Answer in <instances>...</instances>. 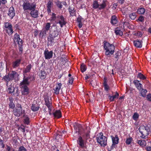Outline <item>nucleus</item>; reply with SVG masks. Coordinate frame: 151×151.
<instances>
[{
	"label": "nucleus",
	"mask_w": 151,
	"mask_h": 151,
	"mask_svg": "<svg viewBox=\"0 0 151 151\" xmlns=\"http://www.w3.org/2000/svg\"><path fill=\"white\" fill-rule=\"evenodd\" d=\"M140 91H141V94L142 96L145 97L146 96V94L147 92V91L146 89H144L142 88Z\"/></svg>",
	"instance_id": "40"
},
{
	"label": "nucleus",
	"mask_w": 151,
	"mask_h": 151,
	"mask_svg": "<svg viewBox=\"0 0 151 151\" xmlns=\"http://www.w3.org/2000/svg\"><path fill=\"white\" fill-rule=\"evenodd\" d=\"M106 6L105 1H104L102 4H99L98 1L95 0L93 2L92 4L93 8L94 9H98L99 10L104 9L106 7Z\"/></svg>",
	"instance_id": "8"
},
{
	"label": "nucleus",
	"mask_w": 151,
	"mask_h": 151,
	"mask_svg": "<svg viewBox=\"0 0 151 151\" xmlns=\"http://www.w3.org/2000/svg\"><path fill=\"white\" fill-rule=\"evenodd\" d=\"M10 102L9 104L10 108L12 109L15 106L14 104V103L11 101V99L10 100Z\"/></svg>",
	"instance_id": "50"
},
{
	"label": "nucleus",
	"mask_w": 151,
	"mask_h": 151,
	"mask_svg": "<svg viewBox=\"0 0 151 151\" xmlns=\"http://www.w3.org/2000/svg\"><path fill=\"white\" fill-rule=\"evenodd\" d=\"M4 80L7 82L6 83V85L7 86H8L9 84H10V83L9 82V81L10 80L9 78V76H8V75L5 76L4 77Z\"/></svg>",
	"instance_id": "34"
},
{
	"label": "nucleus",
	"mask_w": 151,
	"mask_h": 151,
	"mask_svg": "<svg viewBox=\"0 0 151 151\" xmlns=\"http://www.w3.org/2000/svg\"><path fill=\"white\" fill-rule=\"evenodd\" d=\"M3 141L0 139V146H1L3 147L4 146V145L3 144Z\"/></svg>",
	"instance_id": "55"
},
{
	"label": "nucleus",
	"mask_w": 151,
	"mask_h": 151,
	"mask_svg": "<svg viewBox=\"0 0 151 151\" xmlns=\"http://www.w3.org/2000/svg\"><path fill=\"white\" fill-rule=\"evenodd\" d=\"M58 22H56L57 24H59L61 27H62L63 26L65 25L66 22L65 20V19L63 16L61 15L58 17Z\"/></svg>",
	"instance_id": "13"
},
{
	"label": "nucleus",
	"mask_w": 151,
	"mask_h": 151,
	"mask_svg": "<svg viewBox=\"0 0 151 151\" xmlns=\"http://www.w3.org/2000/svg\"><path fill=\"white\" fill-rule=\"evenodd\" d=\"M56 18V14L54 13H52V16L50 18V21H54L55 20Z\"/></svg>",
	"instance_id": "46"
},
{
	"label": "nucleus",
	"mask_w": 151,
	"mask_h": 151,
	"mask_svg": "<svg viewBox=\"0 0 151 151\" xmlns=\"http://www.w3.org/2000/svg\"><path fill=\"white\" fill-rule=\"evenodd\" d=\"M115 33L116 35H119L121 36L123 34L122 31L118 29H116L115 30Z\"/></svg>",
	"instance_id": "41"
},
{
	"label": "nucleus",
	"mask_w": 151,
	"mask_h": 151,
	"mask_svg": "<svg viewBox=\"0 0 151 151\" xmlns=\"http://www.w3.org/2000/svg\"><path fill=\"white\" fill-rule=\"evenodd\" d=\"M129 17L132 20H134L136 17L135 13H133L130 14L129 15Z\"/></svg>",
	"instance_id": "37"
},
{
	"label": "nucleus",
	"mask_w": 151,
	"mask_h": 151,
	"mask_svg": "<svg viewBox=\"0 0 151 151\" xmlns=\"http://www.w3.org/2000/svg\"><path fill=\"white\" fill-rule=\"evenodd\" d=\"M119 96V94L117 92H116L114 96H109V97L110 101H114L115 99L118 98Z\"/></svg>",
	"instance_id": "30"
},
{
	"label": "nucleus",
	"mask_w": 151,
	"mask_h": 151,
	"mask_svg": "<svg viewBox=\"0 0 151 151\" xmlns=\"http://www.w3.org/2000/svg\"><path fill=\"white\" fill-rule=\"evenodd\" d=\"M14 114L17 116H19L22 114V109L21 105L18 104L17 105L16 109L13 111Z\"/></svg>",
	"instance_id": "10"
},
{
	"label": "nucleus",
	"mask_w": 151,
	"mask_h": 151,
	"mask_svg": "<svg viewBox=\"0 0 151 151\" xmlns=\"http://www.w3.org/2000/svg\"><path fill=\"white\" fill-rule=\"evenodd\" d=\"M52 2L51 1H49L47 5V10L48 13L51 12V9L52 6Z\"/></svg>",
	"instance_id": "24"
},
{
	"label": "nucleus",
	"mask_w": 151,
	"mask_h": 151,
	"mask_svg": "<svg viewBox=\"0 0 151 151\" xmlns=\"http://www.w3.org/2000/svg\"><path fill=\"white\" fill-rule=\"evenodd\" d=\"M119 55V53L117 52L115 54V58L116 59V60H118V56Z\"/></svg>",
	"instance_id": "56"
},
{
	"label": "nucleus",
	"mask_w": 151,
	"mask_h": 151,
	"mask_svg": "<svg viewBox=\"0 0 151 151\" xmlns=\"http://www.w3.org/2000/svg\"><path fill=\"white\" fill-rule=\"evenodd\" d=\"M31 68V65H29L27 66L26 68L25 69L24 72L25 73H27L29 71Z\"/></svg>",
	"instance_id": "42"
},
{
	"label": "nucleus",
	"mask_w": 151,
	"mask_h": 151,
	"mask_svg": "<svg viewBox=\"0 0 151 151\" xmlns=\"http://www.w3.org/2000/svg\"><path fill=\"white\" fill-rule=\"evenodd\" d=\"M59 29L57 27H55L50 31V33L49 35L47 38V45H53L55 42V38L57 37L59 33Z\"/></svg>",
	"instance_id": "2"
},
{
	"label": "nucleus",
	"mask_w": 151,
	"mask_h": 151,
	"mask_svg": "<svg viewBox=\"0 0 151 151\" xmlns=\"http://www.w3.org/2000/svg\"><path fill=\"white\" fill-rule=\"evenodd\" d=\"M137 143L142 147H143L146 145V142L144 140L141 139L137 141Z\"/></svg>",
	"instance_id": "27"
},
{
	"label": "nucleus",
	"mask_w": 151,
	"mask_h": 151,
	"mask_svg": "<svg viewBox=\"0 0 151 151\" xmlns=\"http://www.w3.org/2000/svg\"><path fill=\"white\" fill-rule=\"evenodd\" d=\"M8 75L10 80H12L18 76L17 73L15 71H12L11 73H9Z\"/></svg>",
	"instance_id": "19"
},
{
	"label": "nucleus",
	"mask_w": 151,
	"mask_h": 151,
	"mask_svg": "<svg viewBox=\"0 0 151 151\" xmlns=\"http://www.w3.org/2000/svg\"><path fill=\"white\" fill-rule=\"evenodd\" d=\"M4 27L5 28V29L9 35H11L13 33V31L12 28V25L11 23L9 22L5 23Z\"/></svg>",
	"instance_id": "11"
},
{
	"label": "nucleus",
	"mask_w": 151,
	"mask_h": 151,
	"mask_svg": "<svg viewBox=\"0 0 151 151\" xmlns=\"http://www.w3.org/2000/svg\"><path fill=\"white\" fill-rule=\"evenodd\" d=\"M44 55L45 59H49L52 57L53 52L52 51H49L47 50L46 49L44 52Z\"/></svg>",
	"instance_id": "15"
},
{
	"label": "nucleus",
	"mask_w": 151,
	"mask_h": 151,
	"mask_svg": "<svg viewBox=\"0 0 151 151\" xmlns=\"http://www.w3.org/2000/svg\"><path fill=\"white\" fill-rule=\"evenodd\" d=\"M30 78V77H25L24 76L23 81L20 83V87L21 89V93L22 95H27L29 93V89L27 87V86L30 83L29 80Z\"/></svg>",
	"instance_id": "1"
},
{
	"label": "nucleus",
	"mask_w": 151,
	"mask_h": 151,
	"mask_svg": "<svg viewBox=\"0 0 151 151\" xmlns=\"http://www.w3.org/2000/svg\"><path fill=\"white\" fill-rule=\"evenodd\" d=\"M139 117V115L137 113H135L133 116V118L134 120L136 121Z\"/></svg>",
	"instance_id": "45"
},
{
	"label": "nucleus",
	"mask_w": 151,
	"mask_h": 151,
	"mask_svg": "<svg viewBox=\"0 0 151 151\" xmlns=\"http://www.w3.org/2000/svg\"><path fill=\"white\" fill-rule=\"evenodd\" d=\"M134 46L138 48H141L142 47V43L140 41L136 40L134 41Z\"/></svg>",
	"instance_id": "23"
},
{
	"label": "nucleus",
	"mask_w": 151,
	"mask_h": 151,
	"mask_svg": "<svg viewBox=\"0 0 151 151\" xmlns=\"http://www.w3.org/2000/svg\"><path fill=\"white\" fill-rule=\"evenodd\" d=\"M8 15L12 18L15 15V12L13 7L10 8L8 13Z\"/></svg>",
	"instance_id": "22"
},
{
	"label": "nucleus",
	"mask_w": 151,
	"mask_h": 151,
	"mask_svg": "<svg viewBox=\"0 0 151 151\" xmlns=\"http://www.w3.org/2000/svg\"><path fill=\"white\" fill-rule=\"evenodd\" d=\"M36 6L35 5L33 9H31L29 11H30V14L31 16L32 17L35 18H37L38 15V11L37 10L35 9Z\"/></svg>",
	"instance_id": "17"
},
{
	"label": "nucleus",
	"mask_w": 151,
	"mask_h": 151,
	"mask_svg": "<svg viewBox=\"0 0 151 151\" xmlns=\"http://www.w3.org/2000/svg\"><path fill=\"white\" fill-rule=\"evenodd\" d=\"M133 83L138 90L140 91L142 89V85L139 83V81L136 80H134L133 81Z\"/></svg>",
	"instance_id": "18"
},
{
	"label": "nucleus",
	"mask_w": 151,
	"mask_h": 151,
	"mask_svg": "<svg viewBox=\"0 0 151 151\" xmlns=\"http://www.w3.org/2000/svg\"><path fill=\"white\" fill-rule=\"evenodd\" d=\"M81 69L82 72H85L86 69V66L83 63L81 64Z\"/></svg>",
	"instance_id": "38"
},
{
	"label": "nucleus",
	"mask_w": 151,
	"mask_h": 151,
	"mask_svg": "<svg viewBox=\"0 0 151 151\" xmlns=\"http://www.w3.org/2000/svg\"><path fill=\"white\" fill-rule=\"evenodd\" d=\"M22 3V6L24 11H30L33 9L36 5L34 3H31L28 0H23Z\"/></svg>",
	"instance_id": "6"
},
{
	"label": "nucleus",
	"mask_w": 151,
	"mask_h": 151,
	"mask_svg": "<svg viewBox=\"0 0 151 151\" xmlns=\"http://www.w3.org/2000/svg\"><path fill=\"white\" fill-rule=\"evenodd\" d=\"M111 137L112 141V145L111 146V148L113 149L115 147V145L118 144L119 139L117 135H115L114 137L111 136Z\"/></svg>",
	"instance_id": "14"
},
{
	"label": "nucleus",
	"mask_w": 151,
	"mask_h": 151,
	"mask_svg": "<svg viewBox=\"0 0 151 151\" xmlns=\"http://www.w3.org/2000/svg\"><path fill=\"white\" fill-rule=\"evenodd\" d=\"M134 35L138 37H140L142 35V33L139 31H137L134 33Z\"/></svg>",
	"instance_id": "39"
},
{
	"label": "nucleus",
	"mask_w": 151,
	"mask_h": 151,
	"mask_svg": "<svg viewBox=\"0 0 151 151\" xmlns=\"http://www.w3.org/2000/svg\"><path fill=\"white\" fill-rule=\"evenodd\" d=\"M77 143L79 147L81 148H84L85 147V144L83 138L79 136L77 140Z\"/></svg>",
	"instance_id": "16"
},
{
	"label": "nucleus",
	"mask_w": 151,
	"mask_h": 151,
	"mask_svg": "<svg viewBox=\"0 0 151 151\" xmlns=\"http://www.w3.org/2000/svg\"><path fill=\"white\" fill-rule=\"evenodd\" d=\"M22 45H21V46H19V51H21V52H22Z\"/></svg>",
	"instance_id": "64"
},
{
	"label": "nucleus",
	"mask_w": 151,
	"mask_h": 151,
	"mask_svg": "<svg viewBox=\"0 0 151 151\" xmlns=\"http://www.w3.org/2000/svg\"><path fill=\"white\" fill-rule=\"evenodd\" d=\"M146 149L148 151H151V147H146Z\"/></svg>",
	"instance_id": "60"
},
{
	"label": "nucleus",
	"mask_w": 151,
	"mask_h": 151,
	"mask_svg": "<svg viewBox=\"0 0 151 151\" xmlns=\"http://www.w3.org/2000/svg\"><path fill=\"white\" fill-rule=\"evenodd\" d=\"M104 89L106 91H107L109 89V87L106 84V82H105L104 83Z\"/></svg>",
	"instance_id": "49"
},
{
	"label": "nucleus",
	"mask_w": 151,
	"mask_h": 151,
	"mask_svg": "<svg viewBox=\"0 0 151 151\" xmlns=\"http://www.w3.org/2000/svg\"><path fill=\"white\" fill-rule=\"evenodd\" d=\"M77 21L78 23L81 22V19L80 18H78L77 19Z\"/></svg>",
	"instance_id": "61"
},
{
	"label": "nucleus",
	"mask_w": 151,
	"mask_h": 151,
	"mask_svg": "<svg viewBox=\"0 0 151 151\" xmlns=\"http://www.w3.org/2000/svg\"><path fill=\"white\" fill-rule=\"evenodd\" d=\"M77 126L78 129H76V132L77 133V132L78 133V134L79 133L80 130L79 128H80L81 127V125L78 124L77 125Z\"/></svg>",
	"instance_id": "54"
},
{
	"label": "nucleus",
	"mask_w": 151,
	"mask_h": 151,
	"mask_svg": "<svg viewBox=\"0 0 151 151\" xmlns=\"http://www.w3.org/2000/svg\"><path fill=\"white\" fill-rule=\"evenodd\" d=\"M96 139L97 142L101 146H104L106 145L107 139L105 136L103 135L102 133H99Z\"/></svg>",
	"instance_id": "7"
},
{
	"label": "nucleus",
	"mask_w": 151,
	"mask_h": 151,
	"mask_svg": "<svg viewBox=\"0 0 151 151\" xmlns=\"http://www.w3.org/2000/svg\"><path fill=\"white\" fill-rule=\"evenodd\" d=\"M45 104L48 108V112L50 114H51V111L52 109V102L50 98L46 97L45 98Z\"/></svg>",
	"instance_id": "9"
},
{
	"label": "nucleus",
	"mask_w": 151,
	"mask_h": 151,
	"mask_svg": "<svg viewBox=\"0 0 151 151\" xmlns=\"http://www.w3.org/2000/svg\"><path fill=\"white\" fill-rule=\"evenodd\" d=\"M65 3V2L62 1L60 2L59 1H57L56 2V4L59 8L61 9L62 8L63 6L62 4H64Z\"/></svg>",
	"instance_id": "33"
},
{
	"label": "nucleus",
	"mask_w": 151,
	"mask_h": 151,
	"mask_svg": "<svg viewBox=\"0 0 151 151\" xmlns=\"http://www.w3.org/2000/svg\"><path fill=\"white\" fill-rule=\"evenodd\" d=\"M104 47L106 50L105 54L106 55L110 56L114 52L115 47L113 44L105 42L104 43Z\"/></svg>",
	"instance_id": "4"
},
{
	"label": "nucleus",
	"mask_w": 151,
	"mask_h": 151,
	"mask_svg": "<svg viewBox=\"0 0 151 151\" xmlns=\"http://www.w3.org/2000/svg\"><path fill=\"white\" fill-rule=\"evenodd\" d=\"M111 23L113 25L116 24L117 23V20L116 19V17L115 16H113L111 17Z\"/></svg>",
	"instance_id": "32"
},
{
	"label": "nucleus",
	"mask_w": 151,
	"mask_h": 151,
	"mask_svg": "<svg viewBox=\"0 0 151 151\" xmlns=\"http://www.w3.org/2000/svg\"><path fill=\"white\" fill-rule=\"evenodd\" d=\"M18 151H27V150L23 146H20L18 148Z\"/></svg>",
	"instance_id": "47"
},
{
	"label": "nucleus",
	"mask_w": 151,
	"mask_h": 151,
	"mask_svg": "<svg viewBox=\"0 0 151 151\" xmlns=\"http://www.w3.org/2000/svg\"><path fill=\"white\" fill-rule=\"evenodd\" d=\"M132 141V138L131 137H129L128 138H127L126 141V143L127 145L130 144Z\"/></svg>",
	"instance_id": "48"
},
{
	"label": "nucleus",
	"mask_w": 151,
	"mask_h": 151,
	"mask_svg": "<svg viewBox=\"0 0 151 151\" xmlns=\"http://www.w3.org/2000/svg\"><path fill=\"white\" fill-rule=\"evenodd\" d=\"M118 1L119 3L122 4L124 3V0H117Z\"/></svg>",
	"instance_id": "63"
},
{
	"label": "nucleus",
	"mask_w": 151,
	"mask_h": 151,
	"mask_svg": "<svg viewBox=\"0 0 151 151\" xmlns=\"http://www.w3.org/2000/svg\"><path fill=\"white\" fill-rule=\"evenodd\" d=\"M62 86L61 83H58L56 85V87L54 89V93L56 94H59V91Z\"/></svg>",
	"instance_id": "20"
},
{
	"label": "nucleus",
	"mask_w": 151,
	"mask_h": 151,
	"mask_svg": "<svg viewBox=\"0 0 151 151\" xmlns=\"http://www.w3.org/2000/svg\"><path fill=\"white\" fill-rule=\"evenodd\" d=\"M59 29L57 27H55L50 31V33L49 35L47 38V45H53L55 42V38L57 37L59 33Z\"/></svg>",
	"instance_id": "3"
},
{
	"label": "nucleus",
	"mask_w": 151,
	"mask_h": 151,
	"mask_svg": "<svg viewBox=\"0 0 151 151\" xmlns=\"http://www.w3.org/2000/svg\"><path fill=\"white\" fill-rule=\"evenodd\" d=\"M54 116L58 118H59L61 116V113L59 110L56 111L53 113Z\"/></svg>",
	"instance_id": "29"
},
{
	"label": "nucleus",
	"mask_w": 151,
	"mask_h": 151,
	"mask_svg": "<svg viewBox=\"0 0 151 151\" xmlns=\"http://www.w3.org/2000/svg\"><path fill=\"white\" fill-rule=\"evenodd\" d=\"M21 60L18 59L14 62L12 63V66L13 68H16L19 66Z\"/></svg>",
	"instance_id": "25"
},
{
	"label": "nucleus",
	"mask_w": 151,
	"mask_h": 151,
	"mask_svg": "<svg viewBox=\"0 0 151 151\" xmlns=\"http://www.w3.org/2000/svg\"><path fill=\"white\" fill-rule=\"evenodd\" d=\"M46 74L44 70H42L40 74V78L41 79H44L46 78Z\"/></svg>",
	"instance_id": "31"
},
{
	"label": "nucleus",
	"mask_w": 151,
	"mask_h": 151,
	"mask_svg": "<svg viewBox=\"0 0 151 151\" xmlns=\"http://www.w3.org/2000/svg\"><path fill=\"white\" fill-rule=\"evenodd\" d=\"M24 122L25 124H28L29 123V119L28 117H26L24 119Z\"/></svg>",
	"instance_id": "51"
},
{
	"label": "nucleus",
	"mask_w": 151,
	"mask_h": 151,
	"mask_svg": "<svg viewBox=\"0 0 151 151\" xmlns=\"http://www.w3.org/2000/svg\"><path fill=\"white\" fill-rule=\"evenodd\" d=\"M137 21V22H143L144 21V17L142 15L140 16Z\"/></svg>",
	"instance_id": "43"
},
{
	"label": "nucleus",
	"mask_w": 151,
	"mask_h": 151,
	"mask_svg": "<svg viewBox=\"0 0 151 151\" xmlns=\"http://www.w3.org/2000/svg\"><path fill=\"white\" fill-rule=\"evenodd\" d=\"M69 11L70 13V14L71 15V16H73L75 15V11L73 10L71 11Z\"/></svg>",
	"instance_id": "57"
},
{
	"label": "nucleus",
	"mask_w": 151,
	"mask_h": 151,
	"mask_svg": "<svg viewBox=\"0 0 151 151\" xmlns=\"http://www.w3.org/2000/svg\"><path fill=\"white\" fill-rule=\"evenodd\" d=\"M10 85L9 84L7 86V91L10 93H13L14 90V88L12 86L11 83H10Z\"/></svg>",
	"instance_id": "21"
},
{
	"label": "nucleus",
	"mask_w": 151,
	"mask_h": 151,
	"mask_svg": "<svg viewBox=\"0 0 151 151\" xmlns=\"http://www.w3.org/2000/svg\"><path fill=\"white\" fill-rule=\"evenodd\" d=\"M145 12V9L142 7H140L139 8L137 11V14H144Z\"/></svg>",
	"instance_id": "26"
},
{
	"label": "nucleus",
	"mask_w": 151,
	"mask_h": 151,
	"mask_svg": "<svg viewBox=\"0 0 151 151\" xmlns=\"http://www.w3.org/2000/svg\"><path fill=\"white\" fill-rule=\"evenodd\" d=\"M13 40L14 43L18 44L19 46L22 45L23 43L22 40L20 38L19 35L17 34L14 35Z\"/></svg>",
	"instance_id": "12"
},
{
	"label": "nucleus",
	"mask_w": 151,
	"mask_h": 151,
	"mask_svg": "<svg viewBox=\"0 0 151 151\" xmlns=\"http://www.w3.org/2000/svg\"><path fill=\"white\" fill-rule=\"evenodd\" d=\"M51 27V24L50 23L47 22L45 24V29L46 31H48L49 30Z\"/></svg>",
	"instance_id": "35"
},
{
	"label": "nucleus",
	"mask_w": 151,
	"mask_h": 151,
	"mask_svg": "<svg viewBox=\"0 0 151 151\" xmlns=\"http://www.w3.org/2000/svg\"><path fill=\"white\" fill-rule=\"evenodd\" d=\"M39 108L40 107L38 105L36 104H32L31 107V109L32 111H38Z\"/></svg>",
	"instance_id": "28"
},
{
	"label": "nucleus",
	"mask_w": 151,
	"mask_h": 151,
	"mask_svg": "<svg viewBox=\"0 0 151 151\" xmlns=\"http://www.w3.org/2000/svg\"><path fill=\"white\" fill-rule=\"evenodd\" d=\"M139 130L142 134L141 137L144 139L145 138L149 133L151 132V127L150 128L147 126H142L139 128Z\"/></svg>",
	"instance_id": "5"
},
{
	"label": "nucleus",
	"mask_w": 151,
	"mask_h": 151,
	"mask_svg": "<svg viewBox=\"0 0 151 151\" xmlns=\"http://www.w3.org/2000/svg\"><path fill=\"white\" fill-rule=\"evenodd\" d=\"M47 31H46L45 29L43 30H42L40 34V36L43 37L44 36H45L46 34Z\"/></svg>",
	"instance_id": "44"
},
{
	"label": "nucleus",
	"mask_w": 151,
	"mask_h": 151,
	"mask_svg": "<svg viewBox=\"0 0 151 151\" xmlns=\"http://www.w3.org/2000/svg\"><path fill=\"white\" fill-rule=\"evenodd\" d=\"M78 26L79 28H81L82 26V24L81 22L78 23Z\"/></svg>",
	"instance_id": "62"
},
{
	"label": "nucleus",
	"mask_w": 151,
	"mask_h": 151,
	"mask_svg": "<svg viewBox=\"0 0 151 151\" xmlns=\"http://www.w3.org/2000/svg\"><path fill=\"white\" fill-rule=\"evenodd\" d=\"M6 2V0H0V5L1 3L3 4H5Z\"/></svg>",
	"instance_id": "58"
},
{
	"label": "nucleus",
	"mask_w": 151,
	"mask_h": 151,
	"mask_svg": "<svg viewBox=\"0 0 151 151\" xmlns=\"http://www.w3.org/2000/svg\"><path fill=\"white\" fill-rule=\"evenodd\" d=\"M73 78H70L69 80L68 83L69 84H71L73 82Z\"/></svg>",
	"instance_id": "53"
},
{
	"label": "nucleus",
	"mask_w": 151,
	"mask_h": 151,
	"mask_svg": "<svg viewBox=\"0 0 151 151\" xmlns=\"http://www.w3.org/2000/svg\"><path fill=\"white\" fill-rule=\"evenodd\" d=\"M55 135L56 136V139H57L59 137L60 138V136L61 134H59V133H56Z\"/></svg>",
	"instance_id": "59"
},
{
	"label": "nucleus",
	"mask_w": 151,
	"mask_h": 151,
	"mask_svg": "<svg viewBox=\"0 0 151 151\" xmlns=\"http://www.w3.org/2000/svg\"><path fill=\"white\" fill-rule=\"evenodd\" d=\"M147 99L148 101H151V94H149L147 95Z\"/></svg>",
	"instance_id": "52"
},
{
	"label": "nucleus",
	"mask_w": 151,
	"mask_h": 151,
	"mask_svg": "<svg viewBox=\"0 0 151 151\" xmlns=\"http://www.w3.org/2000/svg\"><path fill=\"white\" fill-rule=\"evenodd\" d=\"M137 77L141 79L144 80L146 79V77L140 73H138Z\"/></svg>",
	"instance_id": "36"
}]
</instances>
